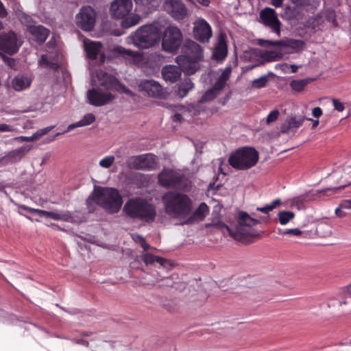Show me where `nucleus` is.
<instances>
[{
  "label": "nucleus",
  "mask_w": 351,
  "mask_h": 351,
  "mask_svg": "<svg viewBox=\"0 0 351 351\" xmlns=\"http://www.w3.org/2000/svg\"><path fill=\"white\" fill-rule=\"evenodd\" d=\"M95 203L109 214L117 213L123 204V199L119 191L111 187H99L95 189L92 195L86 199L89 210L92 203Z\"/></svg>",
  "instance_id": "1"
},
{
  "label": "nucleus",
  "mask_w": 351,
  "mask_h": 351,
  "mask_svg": "<svg viewBox=\"0 0 351 351\" xmlns=\"http://www.w3.org/2000/svg\"><path fill=\"white\" fill-rule=\"evenodd\" d=\"M125 215L132 219L150 223L156 217V206L146 199L139 197L129 199L123 206Z\"/></svg>",
  "instance_id": "2"
},
{
  "label": "nucleus",
  "mask_w": 351,
  "mask_h": 351,
  "mask_svg": "<svg viewBox=\"0 0 351 351\" xmlns=\"http://www.w3.org/2000/svg\"><path fill=\"white\" fill-rule=\"evenodd\" d=\"M100 81V86L97 88H91L87 91V99L88 102L95 106H101L110 103L114 99V96L108 92L103 91L102 89L110 90L114 88L116 85V78L112 75H108L106 72L100 71L97 74Z\"/></svg>",
  "instance_id": "3"
},
{
  "label": "nucleus",
  "mask_w": 351,
  "mask_h": 351,
  "mask_svg": "<svg viewBox=\"0 0 351 351\" xmlns=\"http://www.w3.org/2000/svg\"><path fill=\"white\" fill-rule=\"evenodd\" d=\"M167 214L173 217L188 215L192 208V201L186 194L168 191L162 197Z\"/></svg>",
  "instance_id": "4"
},
{
  "label": "nucleus",
  "mask_w": 351,
  "mask_h": 351,
  "mask_svg": "<svg viewBox=\"0 0 351 351\" xmlns=\"http://www.w3.org/2000/svg\"><path fill=\"white\" fill-rule=\"evenodd\" d=\"M259 220L252 218L246 212L239 213L237 223L234 226L227 227L230 237L239 241H245L248 237L257 235L254 227L259 224Z\"/></svg>",
  "instance_id": "5"
},
{
  "label": "nucleus",
  "mask_w": 351,
  "mask_h": 351,
  "mask_svg": "<svg viewBox=\"0 0 351 351\" xmlns=\"http://www.w3.org/2000/svg\"><path fill=\"white\" fill-rule=\"evenodd\" d=\"M158 184L164 188L189 192L192 187L191 181L183 173L171 169L165 168L158 176Z\"/></svg>",
  "instance_id": "6"
},
{
  "label": "nucleus",
  "mask_w": 351,
  "mask_h": 351,
  "mask_svg": "<svg viewBox=\"0 0 351 351\" xmlns=\"http://www.w3.org/2000/svg\"><path fill=\"white\" fill-rule=\"evenodd\" d=\"M258 160V153L253 147H244L232 154L229 158V164L239 170L249 169L256 165Z\"/></svg>",
  "instance_id": "7"
},
{
  "label": "nucleus",
  "mask_w": 351,
  "mask_h": 351,
  "mask_svg": "<svg viewBox=\"0 0 351 351\" xmlns=\"http://www.w3.org/2000/svg\"><path fill=\"white\" fill-rule=\"evenodd\" d=\"M158 27L153 25H147L139 27L133 36L134 45L141 49H148L159 40Z\"/></svg>",
  "instance_id": "8"
},
{
  "label": "nucleus",
  "mask_w": 351,
  "mask_h": 351,
  "mask_svg": "<svg viewBox=\"0 0 351 351\" xmlns=\"http://www.w3.org/2000/svg\"><path fill=\"white\" fill-rule=\"evenodd\" d=\"M182 34L176 26L167 27L164 32L162 47L165 51L169 53L176 52L182 43Z\"/></svg>",
  "instance_id": "9"
},
{
  "label": "nucleus",
  "mask_w": 351,
  "mask_h": 351,
  "mask_svg": "<svg viewBox=\"0 0 351 351\" xmlns=\"http://www.w3.org/2000/svg\"><path fill=\"white\" fill-rule=\"evenodd\" d=\"M96 12L95 10L89 6H83L80 12L76 15V23L82 30L86 32L91 31L95 24Z\"/></svg>",
  "instance_id": "10"
},
{
  "label": "nucleus",
  "mask_w": 351,
  "mask_h": 351,
  "mask_svg": "<svg viewBox=\"0 0 351 351\" xmlns=\"http://www.w3.org/2000/svg\"><path fill=\"white\" fill-rule=\"evenodd\" d=\"M157 158L153 154H145L132 157L129 167L143 171H152L157 167Z\"/></svg>",
  "instance_id": "11"
},
{
  "label": "nucleus",
  "mask_w": 351,
  "mask_h": 351,
  "mask_svg": "<svg viewBox=\"0 0 351 351\" xmlns=\"http://www.w3.org/2000/svg\"><path fill=\"white\" fill-rule=\"evenodd\" d=\"M142 260L147 265H152L157 264L158 265V280L159 281L164 278H167L168 276L164 275L163 273H167L168 271L171 270L173 267V265L171 264L169 261L167 259L154 256L150 253H144L142 254Z\"/></svg>",
  "instance_id": "12"
},
{
  "label": "nucleus",
  "mask_w": 351,
  "mask_h": 351,
  "mask_svg": "<svg viewBox=\"0 0 351 351\" xmlns=\"http://www.w3.org/2000/svg\"><path fill=\"white\" fill-rule=\"evenodd\" d=\"M21 45L14 32L10 31L0 34V50L2 51L13 55L18 52Z\"/></svg>",
  "instance_id": "13"
},
{
  "label": "nucleus",
  "mask_w": 351,
  "mask_h": 351,
  "mask_svg": "<svg viewBox=\"0 0 351 351\" xmlns=\"http://www.w3.org/2000/svg\"><path fill=\"white\" fill-rule=\"evenodd\" d=\"M19 207L29 213L38 214L40 217H45L52 219L53 220L64 221L71 222L73 221V216L69 211L53 212L34 208L25 205H19Z\"/></svg>",
  "instance_id": "14"
},
{
  "label": "nucleus",
  "mask_w": 351,
  "mask_h": 351,
  "mask_svg": "<svg viewBox=\"0 0 351 351\" xmlns=\"http://www.w3.org/2000/svg\"><path fill=\"white\" fill-rule=\"evenodd\" d=\"M165 10L176 21H183L188 15V10L181 0H165Z\"/></svg>",
  "instance_id": "15"
},
{
  "label": "nucleus",
  "mask_w": 351,
  "mask_h": 351,
  "mask_svg": "<svg viewBox=\"0 0 351 351\" xmlns=\"http://www.w3.org/2000/svg\"><path fill=\"white\" fill-rule=\"evenodd\" d=\"M260 18L263 23L271 29V32L280 35L281 23L278 19L276 12L273 8H265L260 13Z\"/></svg>",
  "instance_id": "16"
},
{
  "label": "nucleus",
  "mask_w": 351,
  "mask_h": 351,
  "mask_svg": "<svg viewBox=\"0 0 351 351\" xmlns=\"http://www.w3.org/2000/svg\"><path fill=\"white\" fill-rule=\"evenodd\" d=\"M138 88L140 91L152 97L162 98L165 95L162 86L158 82L152 80L141 81L138 85Z\"/></svg>",
  "instance_id": "17"
},
{
  "label": "nucleus",
  "mask_w": 351,
  "mask_h": 351,
  "mask_svg": "<svg viewBox=\"0 0 351 351\" xmlns=\"http://www.w3.org/2000/svg\"><path fill=\"white\" fill-rule=\"evenodd\" d=\"M132 8V0H113L110 5V12L114 18L123 19L129 14Z\"/></svg>",
  "instance_id": "18"
},
{
  "label": "nucleus",
  "mask_w": 351,
  "mask_h": 351,
  "mask_svg": "<svg viewBox=\"0 0 351 351\" xmlns=\"http://www.w3.org/2000/svg\"><path fill=\"white\" fill-rule=\"evenodd\" d=\"M193 35L194 38L201 43L208 42L212 36L210 25L204 19L197 21L193 28Z\"/></svg>",
  "instance_id": "19"
},
{
  "label": "nucleus",
  "mask_w": 351,
  "mask_h": 351,
  "mask_svg": "<svg viewBox=\"0 0 351 351\" xmlns=\"http://www.w3.org/2000/svg\"><path fill=\"white\" fill-rule=\"evenodd\" d=\"M176 61L180 66L181 71L187 75L194 74L199 69V61L191 60L184 56H178L176 58Z\"/></svg>",
  "instance_id": "20"
},
{
  "label": "nucleus",
  "mask_w": 351,
  "mask_h": 351,
  "mask_svg": "<svg viewBox=\"0 0 351 351\" xmlns=\"http://www.w3.org/2000/svg\"><path fill=\"white\" fill-rule=\"evenodd\" d=\"M182 56L197 61H200L202 58V49L199 45L193 40H187L184 45Z\"/></svg>",
  "instance_id": "21"
},
{
  "label": "nucleus",
  "mask_w": 351,
  "mask_h": 351,
  "mask_svg": "<svg viewBox=\"0 0 351 351\" xmlns=\"http://www.w3.org/2000/svg\"><path fill=\"white\" fill-rule=\"evenodd\" d=\"M346 186H341L333 189L326 188L322 191H310L303 195H301L295 198L296 202H304L308 201H312L316 199L317 197H321V195H328V193L332 191H337L339 189H344Z\"/></svg>",
  "instance_id": "22"
},
{
  "label": "nucleus",
  "mask_w": 351,
  "mask_h": 351,
  "mask_svg": "<svg viewBox=\"0 0 351 351\" xmlns=\"http://www.w3.org/2000/svg\"><path fill=\"white\" fill-rule=\"evenodd\" d=\"M28 32L32 39L39 45L44 43L49 35V30L40 25L29 27Z\"/></svg>",
  "instance_id": "23"
},
{
  "label": "nucleus",
  "mask_w": 351,
  "mask_h": 351,
  "mask_svg": "<svg viewBox=\"0 0 351 351\" xmlns=\"http://www.w3.org/2000/svg\"><path fill=\"white\" fill-rule=\"evenodd\" d=\"M267 45L265 46H278L289 47L293 49L300 50L304 46V42L301 40L289 39L287 40H263Z\"/></svg>",
  "instance_id": "24"
},
{
  "label": "nucleus",
  "mask_w": 351,
  "mask_h": 351,
  "mask_svg": "<svg viewBox=\"0 0 351 351\" xmlns=\"http://www.w3.org/2000/svg\"><path fill=\"white\" fill-rule=\"evenodd\" d=\"M181 69L175 65H166L162 69V75L165 81L176 82L181 76Z\"/></svg>",
  "instance_id": "25"
},
{
  "label": "nucleus",
  "mask_w": 351,
  "mask_h": 351,
  "mask_svg": "<svg viewBox=\"0 0 351 351\" xmlns=\"http://www.w3.org/2000/svg\"><path fill=\"white\" fill-rule=\"evenodd\" d=\"M102 45L99 42H84V49L88 59L95 60L100 53Z\"/></svg>",
  "instance_id": "26"
},
{
  "label": "nucleus",
  "mask_w": 351,
  "mask_h": 351,
  "mask_svg": "<svg viewBox=\"0 0 351 351\" xmlns=\"http://www.w3.org/2000/svg\"><path fill=\"white\" fill-rule=\"evenodd\" d=\"M32 145H23L18 149L9 152L5 156V158L14 159V162L19 161L32 149Z\"/></svg>",
  "instance_id": "27"
},
{
  "label": "nucleus",
  "mask_w": 351,
  "mask_h": 351,
  "mask_svg": "<svg viewBox=\"0 0 351 351\" xmlns=\"http://www.w3.org/2000/svg\"><path fill=\"white\" fill-rule=\"evenodd\" d=\"M31 79L25 75H17L12 81V86L16 91H21L29 87Z\"/></svg>",
  "instance_id": "28"
},
{
  "label": "nucleus",
  "mask_w": 351,
  "mask_h": 351,
  "mask_svg": "<svg viewBox=\"0 0 351 351\" xmlns=\"http://www.w3.org/2000/svg\"><path fill=\"white\" fill-rule=\"evenodd\" d=\"M95 121V117L93 114H92V113L86 114L83 117V118L80 121H77L75 123L70 124L67 127L66 130L63 132L62 134L68 132L75 128H77L89 125Z\"/></svg>",
  "instance_id": "29"
},
{
  "label": "nucleus",
  "mask_w": 351,
  "mask_h": 351,
  "mask_svg": "<svg viewBox=\"0 0 351 351\" xmlns=\"http://www.w3.org/2000/svg\"><path fill=\"white\" fill-rule=\"evenodd\" d=\"M194 88V84L190 78H184L182 82L178 84L177 86V95L180 98H183L188 93Z\"/></svg>",
  "instance_id": "30"
},
{
  "label": "nucleus",
  "mask_w": 351,
  "mask_h": 351,
  "mask_svg": "<svg viewBox=\"0 0 351 351\" xmlns=\"http://www.w3.org/2000/svg\"><path fill=\"white\" fill-rule=\"evenodd\" d=\"M260 58V64H263L265 62H275L281 60L282 58V53L276 51L266 50L261 54Z\"/></svg>",
  "instance_id": "31"
},
{
  "label": "nucleus",
  "mask_w": 351,
  "mask_h": 351,
  "mask_svg": "<svg viewBox=\"0 0 351 351\" xmlns=\"http://www.w3.org/2000/svg\"><path fill=\"white\" fill-rule=\"evenodd\" d=\"M228 53L227 45L225 41L221 40L217 47H216L213 56L216 60L224 59Z\"/></svg>",
  "instance_id": "32"
},
{
  "label": "nucleus",
  "mask_w": 351,
  "mask_h": 351,
  "mask_svg": "<svg viewBox=\"0 0 351 351\" xmlns=\"http://www.w3.org/2000/svg\"><path fill=\"white\" fill-rule=\"evenodd\" d=\"M140 16L137 14H132L129 16H126L121 21V26L123 28H129L138 23Z\"/></svg>",
  "instance_id": "33"
},
{
  "label": "nucleus",
  "mask_w": 351,
  "mask_h": 351,
  "mask_svg": "<svg viewBox=\"0 0 351 351\" xmlns=\"http://www.w3.org/2000/svg\"><path fill=\"white\" fill-rule=\"evenodd\" d=\"M278 216L280 223L286 225L295 217V213L292 211L282 210L278 213Z\"/></svg>",
  "instance_id": "34"
},
{
  "label": "nucleus",
  "mask_w": 351,
  "mask_h": 351,
  "mask_svg": "<svg viewBox=\"0 0 351 351\" xmlns=\"http://www.w3.org/2000/svg\"><path fill=\"white\" fill-rule=\"evenodd\" d=\"M219 95L212 88H209L199 99V103L203 104L213 100Z\"/></svg>",
  "instance_id": "35"
},
{
  "label": "nucleus",
  "mask_w": 351,
  "mask_h": 351,
  "mask_svg": "<svg viewBox=\"0 0 351 351\" xmlns=\"http://www.w3.org/2000/svg\"><path fill=\"white\" fill-rule=\"evenodd\" d=\"M281 204V201L280 199H274L271 204H267L263 207L257 208V210H259L263 213L267 214L270 211L273 210L277 206Z\"/></svg>",
  "instance_id": "36"
},
{
  "label": "nucleus",
  "mask_w": 351,
  "mask_h": 351,
  "mask_svg": "<svg viewBox=\"0 0 351 351\" xmlns=\"http://www.w3.org/2000/svg\"><path fill=\"white\" fill-rule=\"evenodd\" d=\"M208 211H209V209H208V206L205 203L203 202V203H201L199 204V206H198V208L196 209V210L195 211L194 215L197 218L200 219L202 220L205 217L206 214L207 213H208Z\"/></svg>",
  "instance_id": "37"
},
{
  "label": "nucleus",
  "mask_w": 351,
  "mask_h": 351,
  "mask_svg": "<svg viewBox=\"0 0 351 351\" xmlns=\"http://www.w3.org/2000/svg\"><path fill=\"white\" fill-rule=\"evenodd\" d=\"M306 84L307 81L305 80H293L290 83L291 88L298 92L302 91Z\"/></svg>",
  "instance_id": "38"
},
{
  "label": "nucleus",
  "mask_w": 351,
  "mask_h": 351,
  "mask_svg": "<svg viewBox=\"0 0 351 351\" xmlns=\"http://www.w3.org/2000/svg\"><path fill=\"white\" fill-rule=\"evenodd\" d=\"M269 79L267 75L261 76L259 78L255 79L252 82V86L255 88H261L266 86Z\"/></svg>",
  "instance_id": "39"
},
{
  "label": "nucleus",
  "mask_w": 351,
  "mask_h": 351,
  "mask_svg": "<svg viewBox=\"0 0 351 351\" xmlns=\"http://www.w3.org/2000/svg\"><path fill=\"white\" fill-rule=\"evenodd\" d=\"M19 19L21 22V23H23V25H25L27 27V32L29 31V27H33L34 26V25H32V22H33V20L32 19V17L27 14H26L25 13H22L20 16H19Z\"/></svg>",
  "instance_id": "40"
},
{
  "label": "nucleus",
  "mask_w": 351,
  "mask_h": 351,
  "mask_svg": "<svg viewBox=\"0 0 351 351\" xmlns=\"http://www.w3.org/2000/svg\"><path fill=\"white\" fill-rule=\"evenodd\" d=\"M114 162V157L113 156H108L102 158L99 161V165L104 168L110 167Z\"/></svg>",
  "instance_id": "41"
},
{
  "label": "nucleus",
  "mask_w": 351,
  "mask_h": 351,
  "mask_svg": "<svg viewBox=\"0 0 351 351\" xmlns=\"http://www.w3.org/2000/svg\"><path fill=\"white\" fill-rule=\"evenodd\" d=\"M304 120V118L303 117H292L289 121V127L291 128H298L302 125Z\"/></svg>",
  "instance_id": "42"
},
{
  "label": "nucleus",
  "mask_w": 351,
  "mask_h": 351,
  "mask_svg": "<svg viewBox=\"0 0 351 351\" xmlns=\"http://www.w3.org/2000/svg\"><path fill=\"white\" fill-rule=\"evenodd\" d=\"M226 85V83L225 82H223L217 78L212 88L219 95L220 92L224 88Z\"/></svg>",
  "instance_id": "43"
},
{
  "label": "nucleus",
  "mask_w": 351,
  "mask_h": 351,
  "mask_svg": "<svg viewBox=\"0 0 351 351\" xmlns=\"http://www.w3.org/2000/svg\"><path fill=\"white\" fill-rule=\"evenodd\" d=\"M279 114L280 113L278 110H274L271 111L266 119L267 123L270 124L276 121L279 116Z\"/></svg>",
  "instance_id": "44"
},
{
  "label": "nucleus",
  "mask_w": 351,
  "mask_h": 351,
  "mask_svg": "<svg viewBox=\"0 0 351 351\" xmlns=\"http://www.w3.org/2000/svg\"><path fill=\"white\" fill-rule=\"evenodd\" d=\"M2 58L3 60V62L11 69L14 70L16 69V62L14 58L8 57L5 55H2Z\"/></svg>",
  "instance_id": "45"
},
{
  "label": "nucleus",
  "mask_w": 351,
  "mask_h": 351,
  "mask_svg": "<svg viewBox=\"0 0 351 351\" xmlns=\"http://www.w3.org/2000/svg\"><path fill=\"white\" fill-rule=\"evenodd\" d=\"M347 304V302L346 300H338L337 299H331L329 300L328 303V306L329 308L332 307H336L337 306L341 307L343 305H346Z\"/></svg>",
  "instance_id": "46"
},
{
  "label": "nucleus",
  "mask_w": 351,
  "mask_h": 351,
  "mask_svg": "<svg viewBox=\"0 0 351 351\" xmlns=\"http://www.w3.org/2000/svg\"><path fill=\"white\" fill-rule=\"evenodd\" d=\"M230 72H231V69L230 68H227L221 74L219 75V77H218V79L221 80V81L223 82H225L226 83V82L228 81V80L229 79L230 77Z\"/></svg>",
  "instance_id": "47"
},
{
  "label": "nucleus",
  "mask_w": 351,
  "mask_h": 351,
  "mask_svg": "<svg viewBox=\"0 0 351 351\" xmlns=\"http://www.w3.org/2000/svg\"><path fill=\"white\" fill-rule=\"evenodd\" d=\"M136 237L139 239L141 247L144 250V251H147L150 248V245L146 242L145 239L139 234H136Z\"/></svg>",
  "instance_id": "48"
},
{
  "label": "nucleus",
  "mask_w": 351,
  "mask_h": 351,
  "mask_svg": "<svg viewBox=\"0 0 351 351\" xmlns=\"http://www.w3.org/2000/svg\"><path fill=\"white\" fill-rule=\"evenodd\" d=\"M36 139H37V136H35V134H34L31 136H21L15 138V140L21 141V142H24V141H25V142H32V141H35Z\"/></svg>",
  "instance_id": "49"
},
{
  "label": "nucleus",
  "mask_w": 351,
  "mask_h": 351,
  "mask_svg": "<svg viewBox=\"0 0 351 351\" xmlns=\"http://www.w3.org/2000/svg\"><path fill=\"white\" fill-rule=\"evenodd\" d=\"M282 234H292L295 236H300L302 234V231L298 228L287 229L282 232Z\"/></svg>",
  "instance_id": "50"
},
{
  "label": "nucleus",
  "mask_w": 351,
  "mask_h": 351,
  "mask_svg": "<svg viewBox=\"0 0 351 351\" xmlns=\"http://www.w3.org/2000/svg\"><path fill=\"white\" fill-rule=\"evenodd\" d=\"M333 106L335 110H337L339 112H342L344 110V105L343 103L339 101L337 99H332Z\"/></svg>",
  "instance_id": "51"
},
{
  "label": "nucleus",
  "mask_w": 351,
  "mask_h": 351,
  "mask_svg": "<svg viewBox=\"0 0 351 351\" xmlns=\"http://www.w3.org/2000/svg\"><path fill=\"white\" fill-rule=\"evenodd\" d=\"M53 126H49V127H47L45 128H43L42 130H40L38 131H37L35 134V136H37V139L40 137H41L42 136L47 134L49 132H50L52 129H53Z\"/></svg>",
  "instance_id": "52"
},
{
  "label": "nucleus",
  "mask_w": 351,
  "mask_h": 351,
  "mask_svg": "<svg viewBox=\"0 0 351 351\" xmlns=\"http://www.w3.org/2000/svg\"><path fill=\"white\" fill-rule=\"evenodd\" d=\"M8 11L2 3V1L0 0V18L1 19H5L8 16Z\"/></svg>",
  "instance_id": "53"
},
{
  "label": "nucleus",
  "mask_w": 351,
  "mask_h": 351,
  "mask_svg": "<svg viewBox=\"0 0 351 351\" xmlns=\"http://www.w3.org/2000/svg\"><path fill=\"white\" fill-rule=\"evenodd\" d=\"M339 204L344 209H351V199L342 200Z\"/></svg>",
  "instance_id": "54"
},
{
  "label": "nucleus",
  "mask_w": 351,
  "mask_h": 351,
  "mask_svg": "<svg viewBox=\"0 0 351 351\" xmlns=\"http://www.w3.org/2000/svg\"><path fill=\"white\" fill-rule=\"evenodd\" d=\"M39 63L40 64H45L47 66H51V62L48 60L47 55L44 54L41 56V58L39 60Z\"/></svg>",
  "instance_id": "55"
},
{
  "label": "nucleus",
  "mask_w": 351,
  "mask_h": 351,
  "mask_svg": "<svg viewBox=\"0 0 351 351\" xmlns=\"http://www.w3.org/2000/svg\"><path fill=\"white\" fill-rule=\"evenodd\" d=\"M312 114L315 118H319L322 114V110L319 107H315L312 110Z\"/></svg>",
  "instance_id": "56"
},
{
  "label": "nucleus",
  "mask_w": 351,
  "mask_h": 351,
  "mask_svg": "<svg viewBox=\"0 0 351 351\" xmlns=\"http://www.w3.org/2000/svg\"><path fill=\"white\" fill-rule=\"evenodd\" d=\"M12 131H14L13 127L10 126L9 125L5 124V123L0 124V132H12Z\"/></svg>",
  "instance_id": "57"
},
{
  "label": "nucleus",
  "mask_w": 351,
  "mask_h": 351,
  "mask_svg": "<svg viewBox=\"0 0 351 351\" xmlns=\"http://www.w3.org/2000/svg\"><path fill=\"white\" fill-rule=\"evenodd\" d=\"M72 341L73 343H75L76 344L82 345L86 348L89 347V342L86 340H84L82 339H74Z\"/></svg>",
  "instance_id": "58"
},
{
  "label": "nucleus",
  "mask_w": 351,
  "mask_h": 351,
  "mask_svg": "<svg viewBox=\"0 0 351 351\" xmlns=\"http://www.w3.org/2000/svg\"><path fill=\"white\" fill-rule=\"evenodd\" d=\"M342 209H343V208H341L340 206V204L339 205V206L335 209V214L337 215V216H338L339 217H343L346 216V213L345 212H343L342 210Z\"/></svg>",
  "instance_id": "59"
},
{
  "label": "nucleus",
  "mask_w": 351,
  "mask_h": 351,
  "mask_svg": "<svg viewBox=\"0 0 351 351\" xmlns=\"http://www.w3.org/2000/svg\"><path fill=\"white\" fill-rule=\"evenodd\" d=\"M283 1L284 0H271V4L276 8H280L282 6Z\"/></svg>",
  "instance_id": "60"
},
{
  "label": "nucleus",
  "mask_w": 351,
  "mask_h": 351,
  "mask_svg": "<svg viewBox=\"0 0 351 351\" xmlns=\"http://www.w3.org/2000/svg\"><path fill=\"white\" fill-rule=\"evenodd\" d=\"M119 52L121 53H123V54H125V55H128L130 57H133L134 56V53L133 51H130V50H126L125 49H119Z\"/></svg>",
  "instance_id": "61"
},
{
  "label": "nucleus",
  "mask_w": 351,
  "mask_h": 351,
  "mask_svg": "<svg viewBox=\"0 0 351 351\" xmlns=\"http://www.w3.org/2000/svg\"><path fill=\"white\" fill-rule=\"evenodd\" d=\"M136 3H140L143 5H148L154 0H134Z\"/></svg>",
  "instance_id": "62"
},
{
  "label": "nucleus",
  "mask_w": 351,
  "mask_h": 351,
  "mask_svg": "<svg viewBox=\"0 0 351 351\" xmlns=\"http://www.w3.org/2000/svg\"><path fill=\"white\" fill-rule=\"evenodd\" d=\"M198 3L204 6H208L210 1V0H195Z\"/></svg>",
  "instance_id": "63"
},
{
  "label": "nucleus",
  "mask_w": 351,
  "mask_h": 351,
  "mask_svg": "<svg viewBox=\"0 0 351 351\" xmlns=\"http://www.w3.org/2000/svg\"><path fill=\"white\" fill-rule=\"evenodd\" d=\"M290 68L292 73H296L298 70L299 66L295 64H291Z\"/></svg>",
  "instance_id": "64"
}]
</instances>
